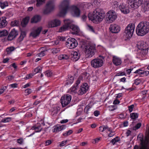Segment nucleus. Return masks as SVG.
Segmentation results:
<instances>
[{"mask_svg":"<svg viewBox=\"0 0 149 149\" xmlns=\"http://www.w3.org/2000/svg\"><path fill=\"white\" fill-rule=\"evenodd\" d=\"M149 32V22H141L138 25L136 29V33L139 36H143Z\"/></svg>","mask_w":149,"mask_h":149,"instance_id":"nucleus-1","label":"nucleus"},{"mask_svg":"<svg viewBox=\"0 0 149 149\" xmlns=\"http://www.w3.org/2000/svg\"><path fill=\"white\" fill-rule=\"evenodd\" d=\"M104 14L102 10L98 8L94 11L92 15L89 14L88 17L92 21H95L97 22H100L104 18Z\"/></svg>","mask_w":149,"mask_h":149,"instance_id":"nucleus-2","label":"nucleus"},{"mask_svg":"<svg viewBox=\"0 0 149 149\" xmlns=\"http://www.w3.org/2000/svg\"><path fill=\"white\" fill-rule=\"evenodd\" d=\"M69 1L64 0L60 5L61 10L59 13V15L61 17H63L65 15L67 11L69 8Z\"/></svg>","mask_w":149,"mask_h":149,"instance_id":"nucleus-3","label":"nucleus"},{"mask_svg":"<svg viewBox=\"0 0 149 149\" xmlns=\"http://www.w3.org/2000/svg\"><path fill=\"white\" fill-rule=\"evenodd\" d=\"M84 51L88 57H92L96 52L95 45L92 44L87 45L85 47Z\"/></svg>","mask_w":149,"mask_h":149,"instance_id":"nucleus-4","label":"nucleus"},{"mask_svg":"<svg viewBox=\"0 0 149 149\" xmlns=\"http://www.w3.org/2000/svg\"><path fill=\"white\" fill-rule=\"evenodd\" d=\"M134 28V26L132 24H128L125 29L124 35L128 39H130L132 36Z\"/></svg>","mask_w":149,"mask_h":149,"instance_id":"nucleus-5","label":"nucleus"},{"mask_svg":"<svg viewBox=\"0 0 149 149\" xmlns=\"http://www.w3.org/2000/svg\"><path fill=\"white\" fill-rule=\"evenodd\" d=\"M143 0H127V3L130 8L136 9L142 4Z\"/></svg>","mask_w":149,"mask_h":149,"instance_id":"nucleus-6","label":"nucleus"},{"mask_svg":"<svg viewBox=\"0 0 149 149\" xmlns=\"http://www.w3.org/2000/svg\"><path fill=\"white\" fill-rule=\"evenodd\" d=\"M137 139L141 141L140 145L141 146L139 148L138 146L136 145L134 147V149H149V147H147V143H146V138L144 139L142 136H139V135L137 136Z\"/></svg>","mask_w":149,"mask_h":149,"instance_id":"nucleus-7","label":"nucleus"},{"mask_svg":"<svg viewBox=\"0 0 149 149\" xmlns=\"http://www.w3.org/2000/svg\"><path fill=\"white\" fill-rule=\"evenodd\" d=\"M103 60L100 58H95L91 61V65L95 68H98L103 65Z\"/></svg>","mask_w":149,"mask_h":149,"instance_id":"nucleus-8","label":"nucleus"},{"mask_svg":"<svg viewBox=\"0 0 149 149\" xmlns=\"http://www.w3.org/2000/svg\"><path fill=\"white\" fill-rule=\"evenodd\" d=\"M64 24L59 29L58 31L60 32L68 30L70 29V25L72 23V21L70 19H65L64 20Z\"/></svg>","mask_w":149,"mask_h":149,"instance_id":"nucleus-9","label":"nucleus"},{"mask_svg":"<svg viewBox=\"0 0 149 149\" xmlns=\"http://www.w3.org/2000/svg\"><path fill=\"white\" fill-rule=\"evenodd\" d=\"M66 45L69 48L72 49L75 48L77 46L78 43L75 39L70 38L68 39L66 42Z\"/></svg>","mask_w":149,"mask_h":149,"instance_id":"nucleus-10","label":"nucleus"},{"mask_svg":"<svg viewBox=\"0 0 149 149\" xmlns=\"http://www.w3.org/2000/svg\"><path fill=\"white\" fill-rule=\"evenodd\" d=\"M70 10L71 14L73 16L75 17H79L80 16L81 11L76 6H71Z\"/></svg>","mask_w":149,"mask_h":149,"instance_id":"nucleus-11","label":"nucleus"},{"mask_svg":"<svg viewBox=\"0 0 149 149\" xmlns=\"http://www.w3.org/2000/svg\"><path fill=\"white\" fill-rule=\"evenodd\" d=\"M71 96L67 94L66 96L62 97L61 98V103L63 107H65L68 105L71 102Z\"/></svg>","mask_w":149,"mask_h":149,"instance_id":"nucleus-12","label":"nucleus"},{"mask_svg":"<svg viewBox=\"0 0 149 149\" xmlns=\"http://www.w3.org/2000/svg\"><path fill=\"white\" fill-rule=\"evenodd\" d=\"M54 6L53 2L52 1H49L46 4V8L43 11L44 14H47L49 13L53 10Z\"/></svg>","mask_w":149,"mask_h":149,"instance_id":"nucleus-13","label":"nucleus"},{"mask_svg":"<svg viewBox=\"0 0 149 149\" xmlns=\"http://www.w3.org/2000/svg\"><path fill=\"white\" fill-rule=\"evenodd\" d=\"M107 16H108L107 20L110 23L114 21L117 17L116 12L113 10H111L108 13Z\"/></svg>","mask_w":149,"mask_h":149,"instance_id":"nucleus-14","label":"nucleus"},{"mask_svg":"<svg viewBox=\"0 0 149 149\" xmlns=\"http://www.w3.org/2000/svg\"><path fill=\"white\" fill-rule=\"evenodd\" d=\"M61 24V21L58 19H55L49 21L48 22V27L53 28L59 26Z\"/></svg>","mask_w":149,"mask_h":149,"instance_id":"nucleus-15","label":"nucleus"},{"mask_svg":"<svg viewBox=\"0 0 149 149\" xmlns=\"http://www.w3.org/2000/svg\"><path fill=\"white\" fill-rule=\"evenodd\" d=\"M129 8L128 6L125 3H121L119 6V8L121 12L124 14H127L130 12Z\"/></svg>","mask_w":149,"mask_h":149,"instance_id":"nucleus-16","label":"nucleus"},{"mask_svg":"<svg viewBox=\"0 0 149 149\" xmlns=\"http://www.w3.org/2000/svg\"><path fill=\"white\" fill-rule=\"evenodd\" d=\"M88 89V86L87 84L85 83L81 85L80 88L78 93L79 95H82L85 93Z\"/></svg>","mask_w":149,"mask_h":149,"instance_id":"nucleus-17","label":"nucleus"},{"mask_svg":"<svg viewBox=\"0 0 149 149\" xmlns=\"http://www.w3.org/2000/svg\"><path fill=\"white\" fill-rule=\"evenodd\" d=\"M18 34V31L15 29H13L8 35L7 39L8 40L11 41L15 38Z\"/></svg>","mask_w":149,"mask_h":149,"instance_id":"nucleus-18","label":"nucleus"},{"mask_svg":"<svg viewBox=\"0 0 149 149\" xmlns=\"http://www.w3.org/2000/svg\"><path fill=\"white\" fill-rule=\"evenodd\" d=\"M109 29L111 32L113 33H117L120 30V27L117 24H112L110 25Z\"/></svg>","mask_w":149,"mask_h":149,"instance_id":"nucleus-19","label":"nucleus"},{"mask_svg":"<svg viewBox=\"0 0 149 149\" xmlns=\"http://www.w3.org/2000/svg\"><path fill=\"white\" fill-rule=\"evenodd\" d=\"M136 45L139 50L145 48L147 49L149 48L148 45L146 44V42L143 41H140L138 42Z\"/></svg>","mask_w":149,"mask_h":149,"instance_id":"nucleus-20","label":"nucleus"},{"mask_svg":"<svg viewBox=\"0 0 149 149\" xmlns=\"http://www.w3.org/2000/svg\"><path fill=\"white\" fill-rule=\"evenodd\" d=\"M69 29L71 30L70 31L73 34H77L80 32V29L79 27L74 24H71Z\"/></svg>","mask_w":149,"mask_h":149,"instance_id":"nucleus-21","label":"nucleus"},{"mask_svg":"<svg viewBox=\"0 0 149 149\" xmlns=\"http://www.w3.org/2000/svg\"><path fill=\"white\" fill-rule=\"evenodd\" d=\"M42 30V27H39L33 30L30 34V35L35 38L39 36Z\"/></svg>","mask_w":149,"mask_h":149,"instance_id":"nucleus-22","label":"nucleus"},{"mask_svg":"<svg viewBox=\"0 0 149 149\" xmlns=\"http://www.w3.org/2000/svg\"><path fill=\"white\" fill-rule=\"evenodd\" d=\"M42 30V27H39L33 30L30 34V35L35 38L39 36Z\"/></svg>","mask_w":149,"mask_h":149,"instance_id":"nucleus-23","label":"nucleus"},{"mask_svg":"<svg viewBox=\"0 0 149 149\" xmlns=\"http://www.w3.org/2000/svg\"><path fill=\"white\" fill-rule=\"evenodd\" d=\"M80 81L78 79L76 81L75 84L70 88V93H77L76 90L78 88V86L80 83Z\"/></svg>","mask_w":149,"mask_h":149,"instance_id":"nucleus-24","label":"nucleus"},{"mask_svg":"<svg viewBox=\"0 0 149 149\" xmlns=\"http://www.w3.org/2000/svg\"><path fill=\"white\" fill-rule=\"evenodd\" d=\"M134 73H138L139 74L141 75L142 76H144L148 75L149 74V71L139 69L136 70L134 72Z\"/></svg>","mask_w":149,"mask_h":149,"instance_id":"nucleus-25","label":"nucleus"},{"mask_svg":"<svg viewBox=\"0 0 149 149\" xmlns=\"http://www.w3.org/2000/svg\"><path fill=\"white\" fill-rule=\"evenodd\" d=\"M5 17L0 18V28H4L7 25L8 23Z\"/></svg>","mask_w":149,"mask_h":149,"instance_id":"nucleus-26","label":"nucleus"},{"mask_svg":"<svg viewBox=\"0 0 149 149\" xmlns=\"http://www.w3.org/2000/svg\"><path fill=\"white\" fill-rule=\"evenodd\" d=\"M80 56V54L77 52H74L71 57V60L73 61H76L79 59Z\"/></svg>","mask_w":149,"mask_h":149,"instance_id":"nucleus-27","label":"nucleus"},{"mask_svg":"<svg viewBox=\"0 0 149 149\" xmlns=\"http://www.w3.org/2000/svg\"><path fill=\"white\" fill-rule=\"evenodd\" d=\"M149 48H145L140 49L139 52V56L141 57L145 56L148 53Z\"/></svg>","mask_w":149,"mask_h":149,"instance_id":"nucleus-28","label":"nucleus"},{"mask_svg":"<svg viewBox=\"0 0 149 149\" xmlns=\"http://www.w3.org/2000/svg\"><path fill=\"white\" fill-rule=\"evenodd\" d=\"M113 62L114 65L116 66H118L121 64L122 61L120 58L114 56L113 57Z\"/></svg>","mask_w":149,"mask_h":149,"instance_id":"nucleus-29","label":"nucleus"},{"mask_svg":"<svg viewBox=\"0 0 149 149\" xmlns=\"http://www.w3.org/2000/svg\"><path fill=\"white\" fill-rule=\"evenodd\" d=\"M66 126L64 125L60 126L59 125H57L54 127V132H57L62 130L65 129Z\"/></svg>","mask_w":149,"mask_h":149,"instance_id":"nucleus-30","label":"nucleus"},{"mask_svg":"<svg viewBox=\"0 0 149 149\" xmlns=\"http://www.w3.org/2000/svg\"><path fill=\"white\" fill-rule=\"evenodd\" d=\"M142 11L144 12L149 11V1H146L142 6Z\"/></svg>","mask_w":149,"mask_h":149,"instance_id":"nucleus-31","label":"nucleus"},{"mask_svg":"<svg viewBox=\"0 0 149 149\" xmlns=\"http://www.w3.org/2000/svg\"><path fill=\"white\" fill-rule=\"evenodd\" d=\"M26 33L25 31H21L20 36L17 39V42H22L26 36Z\"/></svg>","mask_w":149,"mask_h":149,"instance_id":"nucleus-32","label":"nucleus"},{"mask_svg":"<svg viewBox=\"0 0 149 149\" xmlns=\"http://www.w3.org/2000/svg\"><path fill=\"white\" fill-rule=\"evenodd\" d=\"M41 19V17L39 15H36L31 19V22L32 23H36L39 22Z\"/></svg>","mask_w":149,"mask_h":149,"instance_id":"nucleus-33","label":"nucleus"},{"mask_svg":"<svg viewBox=\"0 0 149 149\" xmlns=\"http://www.w3.org/2000/svg\"><path fill=\"white\" fill-rule=\"evenodd\" d=\"M42 129L41 125L40 124H38V123H37V125L33 126L31 128L33 130H34L36 132H40Z\"/></svg>","mask_w":149,"mask_h":149,"instance_id":"nucleus-34","label":"nucleus"},{"mask_svg":"<svg viewBox=\"0 0 149 149\" xmlns=\"http://www.w3.org/2000/svg\"><path fill=\"white\" fill-rule=\"evenodd\" d=\"M74 77L72 76H70L68 79L66 81L65 85H68L72 84L73 82Z\"/></svg>","mask_w":149,"mask_h":149,"instance_id":"nucleus-35","label":"nucleus"},{"mask_svg":"<svg viewBox=\"0 0 149 149\" xmlns=\"http://www.w3.org/2000/svg\"><path fill=\"white\" fill-rule=\"evenodd\" d=\"M59 109L57 107H54L51 110V114L52 116H55L58 113Z\"/></svg>","mask_w":149,"mask_h":149,"instance_id":"nucleus-36","label":"nucleus"},{"mask_svg":"<svg viewBox=\"0 0 149 149\" xmlns=\"http://www.w3.org/2000/svg\"><path fill=\"white\" fill-rule=\"evenodd\" d=\"M15 49V48L14 47L12 46L7 47L6 49V51L7 54H10Z\"/></svg>","mask_w":149,"mask_h":149,"instance_id":"nucleus-37","label":"nucleus"},{"mask_svg":"<svg viewBox=\"0 0 149 149\" xmlns=\"http://www.w3.org/2000/svg\"><path fill=\"white\" fill-rule=\"evenodd\" d=\"M69 56L68 55L66 54H62L60 55L58 57V59L59 60H67L69 58Z\"/></svg>","mask_w":149,"mask_h":149,"instance_id":"nucleus-38","label":"nucleus"},{"mask_svg":"<svg viewBox=\"0 0 149 149\" xmlns=\"http://www.w3.org/2000/svg\"><path fill=\"white\" fill-rule=\"evenodd\" d=\"M0 3V7L2 9H4L5 7H7L8 6V3L7 1L2 2L1 1Z\"/></svg>","mask_w":149,"mask_h":149,"instance_id":"nucleus-39","label":"nucleus"},{"mask_svg":"<svg viewBox=\"0 0 149 149\" xmlns=\"http://www.w3.org/2000/svg\"><path fill=\"white\" fill-rule=\"evenodd\" d=\"M131 118L133 119L134 120L138 118V114L137 113H133L130 114Z\"/></svg>","mask_w":149,"mask_h":149,"instance_id":"nucleus-40","label":"nucleus"},{"mask_svg":"<svg viewBox=\"0 0 149 149\" xmlns=\"http://www.w3.org/2000/svg\"><path fill=\"white\" fill-rule=\"evenodd\" d=\"M60 51V49L59 48H53L52 49V53L54 54H55L59 53Z\"/></svg>","mask_w":149,"mask_h":149,"instance_id":"nucleus-41","label":"nucleus"},{"mask_svg":"<svg viewBox=\"0 0 149 149\" xmlns=\"http://www.w3.org/2000/svg\"><path fill=\"white\" fill-rule=\"evenodd\" d=\"M8 34V32L6 30H4L0 31V37L7 36Z\"/></svg>","mask_w":149,"mask_h":149,"instance_id":"nucleus-42","label":"nucleus"},{"mask_svg":"<svg viewBox=\"0 0 149 149\" xmlns=\"http://www.w3.org/2000/svg\"><path fill=\"white\" fill-rule=\"evenodd\" d=\"M91 108V106L90 105L88 104L84 108V112L87 114L88 113V111Z\"/></svg>","mask_w":149,"mask_h":149,"instance_id":"nucleus-43","label":"nucleus"},{"mask_svg":"<svg viewBox=\"0 0 149 149\" xmlns=\"http://www.w3.org/2000/svg\"><path fill=\"white\" fill-rule=\"evenodd\" d=\"M120 140V139L118 136L116 137L114 139H113L110 142L114 145L115 143L117 142H118Z\"/></svg>","mask_w":149,"mask_h":149,"instance_id":"nucleus-44","label":"nucleus"},{"mask_svg":"<svg viewBox=\"0 0 149 149\" xmlns=\"http://www.w3.org/2000/svg\"><path fill=\"white\" fill-rule=\"evenodd\" d=\"M112 3L113 7L114 9L116 10L119 5L118 2L117 1H115L112 2Z\"/></svg>","mask_w":149,"mask_h":149,"instance_id":"nucleus-45","label":"nucleus"},{"mask_svg":"<svg viewBox=\"0 0 149 149\" xmlns=\"http://www.w3.org/2000/svg\"><path fill=\"white\" fill-rule=\"evenodd\" d=\"M45 0H37L36 6L39 7L45 2Z\"/></svg>","mask_w":149,"mask_h":149,"instance_id":"nucleus-46","label":"nucleus"},{"mask_svg":"<svg viewBox=\"0 0 149 149\" xmlns=\"http://www.w3.org/2000/svg\"><path fill=\"white\" fill-rule=\"evenodd\" d=\"M11 118L10 117H7L2 119L1 122L5 123L6 122H9L11 121Z\"/></svg>","mask_w":149,"mask_h":149,"instance_id":"nucleus-47","label":"nucleus"},{"mask_svg":"<svg viewBox=\"0 0 149 149\" xmlns=\"http://www.w3.org/2000/svg\"><path fill=\"white\" fill-rule=\"evenodd\" d=\"M11 24L12 26H18L19 24V21L15 20L12 21L11 23Z\"/></svg>","mask_w":149,"mask_h":149,"instance_id":"nucleus-48","label":"nucleus"},{"mask_svg":"<svg viewBox=\"0 0 149 149\" xmlns=\"http://www.w3.org/2000/svg\"><path fill=\"white\" fill-rule=\"evenodd\" d=\"M73 132V131L71 130H69L66 133H63V135L65 136H67L70 135Z\"/></svg>","mask_w":149,"mask_h":149,"instance_id":"nucleus-49","label":"nucleus"},{"mask_svg":"<svg viewBox=\"0 0 149 149\" xmlns=\"http://www.w3.org/2000/svg\"><path fill=\"white\" fill-rule=\"evenodd\" d=\"M87 26L88 29L89 31L94 33L95 32L93 26L90 25H88Z\"/></svg>","mask_w":149,"mask_h":149,"instance_id":"nucleus-50","label":"nucleus"},{"mask_svg":"<svg viewBox=\"0 0 149 149\" xmlns=\"http://www.w3.org/2000/svg\"><path fill=\"white\" fill-rule=\"evenodd\" d=\"M46 51V50L45 51V50H44L43 51L42 50L41 52L40 53H39L37 54V56L40 57H42L43 56H44L45 55V52Z\"/></svg>","mask_w":149,"mask_h":149,"instance_id":"nucleus-51","label":"nucleus"},{"mask_svg":"<svg viewBox=\"0 0 149 149\" xmlns=\"http://www.w3.org/2000/svg\"><path fill=\"white\" fill-rule=\"evenodd\" d=\"M41 70L42 68L40 67H38L36 68L34 70V71L35 72V73H34L35 74L36 73L40 72H41Z\"/></svg>","mask_w":149,"mask_h":149,"instance_id":"nucleus-52","label":"nucleus"},{"mask_svg":"<svg viewBox=\"0 0 149 149\" xmlns=\"http://www.w3.org/2000/svg\"><path fill=\"white\" fill-rule=\"evenodd\" d=\"M29 17H26L22 21L24 25H26L29 22Z\"/></svg>","mask_w":149,"mask_h":149,"instance_id":"nucleus-53","label":"nucleus"},{"mask_svg":"<svg viewBox=\"0 0 149 149\" xmlns=\"http://www.w3.org/2000/svg\"><path fill=\"white\" fill-rule=\"evenodd\" d=\"M35 74L31 73L28 74L26 75V76L24 77V79H27L30 78H31Z\"/></svg>","mask_w":149,"mask_h":149,"instance_id":"nucleus-54","label":"nucleus"},{"mask_svg":"<svg viewBox=\"0 0 149 149\" xmlns=\"http://www.w3.org/2000/svg\"><path fill=\"white\" fill-rule=\"evenodd\" d=\"M109 110L110 111H113L117 108V107L116 106L112 105L109 107Z\"/></svg>","mask_w":149,"mask_h":149,"instance_id":"nucleus-55","label":"nucleus"},{"mask_svg":"<svg viewBox=\"0 0 149 149\" xmlns=\"http://www.w3.org/2000/svg\"><path fill=\"white\" fill-rule=\"evenodd\" d=\"M142 81L141 79H137L135 80L134 83L136 85H138L140 84Z\"/></svg>","mask_w":149,"mask_h":149,"instance_id":"nucleus-56","label":"nucleus"},{"mask_svg":"<svg viewBox=\"0 0 149 149\" xmlns=\"http://www.w3.org/2000/svg\"><path fill=\"white\" fill-rule=\"evenodd\" d=\"M45 75L47 77H50L52 75V73L49 70L45 72Z\"/></svg>","mask_w":149,"mask_h":149,"instance_id":"nucleus-57","label":"nucleus"},{"mask_svg":"<svg viewBox=\"0 0 149 149\" xmlns=\"http://www.w3.org/2000/svg\"><path fill=\"white\" fill-rule=\"evenodd\" d=\"M141 123H138L134 127V129L135 130L139 129L141 126Z\"/></svg>","mask_w":149,"mask_h":149,"instance_id":"nucleus-58","label":"nucleus"},{"mask_svg":"<svg viewBox=\"0 0 149 149\" xmlns=\"http://www.w3.org/2000/svg\"><path fill=\"white\" fill-rule=\"evenodd\" d=\"M134 107V105L133 104H132L131 105L128 106V110L130 112H131L132 111Z\"/></svg>","mask_w":149,"mask_h":149,"instance_id":"nucleus-59","label":"nucleus"},{"mask_svg":"<svg viewBox=\"0 0 149 149\" xmlns=\"http://www.w3.org/2000/svg\"><path fill=\"white\" fill-rule=\"evenodd\" d=\"M25 93L27 95L30 94L31 92V90L30 89H27L25 90Z\"/></svg>","mask_w":149,"mask_h":149,"instance_id":"nucleus-60","label":"nucleus"},{"mask_svg":"<svg viewBox=\"0 0 149 149\" xmlns=\"http://www.w3.org/2000/svg\"><path fill=\"white\" fill-rule=\"evenodd\" d=\"M125 75V73L124 72H118L116 74V76H123Z\"/></svg>","mask_w":149,"mask_h":149,"instance_id":"nucleus-61","label":"nucleus"},{"mask_svg":"<svg viewBox=\"0 0 149 149\" xmlns=\"http://www.w3.org/2000/svg\"><path fill=\"white\" fill-rule=\"evenodd\" d=\"M52 141L50 140H47L45 142V146H48L50 144L52 143Z\"/></svg>","mask_w":149,"mask_h":149,"instance_id":"nucleus-62","label":"nucleus"},{"mask_svg":"<svg viewBox=\"0 0 149 149\" xmlns=\"http://www.w3.org/2000/svg\"><path fill=\"white\" fill-rule=\"evenodd\" d=\"M67 142V140L63 141L59 144L60 146H63L65 145Z\"/></svg>","mask_w":149,"mask_h":149,"instance_id":"nucleus-63","label":"nucleus"},{"mask_svg":"<svg viewBox=\"0 0 149 149\" xmlns=\"http://www.w3.org/2000/svg\"><path fill=\"white\" fill-rule=\"evenodd\" d=\"M23 142V140L22 139H19L17 140V142L20 144H22Z\"/></svg>","mask_w":149,"mask_h":149,"instance_id":"nucleus-64","label":"nucleus"}]
</instances>
